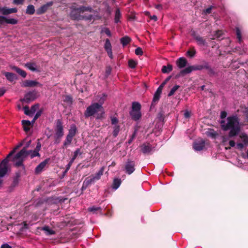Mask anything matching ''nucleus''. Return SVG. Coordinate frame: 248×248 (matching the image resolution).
<instances>
[{"label": "nucleus", "instance_id": "680f3d73", "mask_svg": "<svg viewBox=\"0 0 248 248\" xmlns=\"http://www.w3.org/2000/svg\"><path fill=\"white\" fill-rule=\"evenodd\" d=\"M236 145L238 149L242 150L245 145L243 143H238Z\"/></svg>", "mask_w": 248, "mask_h": 248}, {"label": "nucleus", "instance_id": "4c0bfd02", "mask_svg": "<svg viewBox=\"0 0 248 248\" xmlns=\"http://www.w3.org/2000/svg\"><path fill=\"white\" fill-rule=\"evenodd\" d=\"M240 138L243 143L245 145L248 144V136L246 134H243L240 136Z\"/></svg>", "mask_w": 248, "mask_h": 248}, {"label": "nucleus", "instance_id": "39448f33", "mask_svg": "<svg viewBox=\"0 0 248 248\" xmlns=\"http://www.w3.org/2000/svg\"><path fill=\"white\" fill-rule=\"evenodd\" d=\"M37 96L38 93L36 91H30L25 94L24 98L21 99V101L28 103L34 100Z\"/></svg>", "mask_w": 248, "mask_h": 248}, {"label": "nucleus", "instance_id": "5fc2aeb1", "mask_svg": "<svg viewBox=\"0 0 248 248\" xmlns=\"http://www.w3.org/2000/svg\"><path fill=\"white\" fill-rule=\"evenodd\" d=\"M213 6H211L210 7H209V8L204 10L203 11V13L205 14V15H207V14H209L211 13V10L212 9H213Z\"/></svg>", "mask_w": 248, "mask_h": 248}, {"label": "nucleus", "instance_id": "412c9836", "mask_svg": "<svg viewBox=\"0 0 248 248\" xmlns=\"http://www.w3.org/2000/svg\"><path fill=\"white\" fill-rule=\"evenodd\" d=\"M122 16V15L120 9L119 8H117L115 11V18H114V22L115 23H118L121 22L120 19Z\"/></svg>", "mask_w": 248, "mask_h": 248}, {"label": "nucleus", "instance_id": "774afa93", "mask_svg": "<svg viewBox=\"0 0 248 248\" xmlns=\"http://www.w3.org/2000/svg\"><path fill=\"white\" fill-rule=\"evenodd\" d=\"M243 112L247 116V118L248 120V107L245 108Z\"/></svg>", "mask_w": 248, "mask_h": 248}, {"label": "nucleus", "instance_id": "69168bd1", "mask_svg": "<svg viewBox=\"0 0 248 248\" xmlns=\"http://www.w3.org/2000/svg\"><path fill=\"white\" fill-rule=\"evenodd\" d=\"M88 186V185L83 181L81 189L82 191L85 190Z\"/></svg>", "mask_w": 248, "mask_h": 248}, {"label": "nucleus", "instance_id": "7ed1b4c3", "mask_svg": "<svg viewBox=\"0 0 248 248\" xmlns=\"http://www.w3.org/2000/svg\"><path fill=\"white\" fill-rule=\"evenodd\" d=\"M141 105L138 102H134L132 104V109L130 111V115L132 119L135 121L139 120L141 116Z\"/></svg>", "mask_w": 248, "mask_h": 248}, {"label": "nucleus", "instance_id": "c85d7f7f", "mask_svg": "<svg viewBox=\"0 0 248 248\" xmlns=\"http://www.w3.org/2000/svg\"><path fill=\"white\" fill-rule=\"evenodd\" d=\"M81 13H84L85 11H89L90 12H93V10L92 7L90 6H81L78 7V10Z\"/></svg>", "mask_w": 248, "mask_h": 248}, {"label": "nucleus", "instance_id": "0e129e2a", "mask_svg": "<svg viewBox=\"0 0 248 248\" xmlns=\"http://www.w3.org/2000/svg\"><path fill=\"white\" fill-rule=\"evenodd\" d=\"M227 112H225V111H221V113H220V118L221 119H224L227 116Z\"/></svg>", "mask_w": 248, "mask_h": 248}, {"label": "nucleus", "instance_id": "ddd939ff", "mask_svg": "<svg viewBox=\"0 0 248 248\" xmlns=\"http://www.w3.org/2000/svg\"><path fill=\"white\" fill-rule=\"evenodd\" d=\"M37 85L41 86V85L39 82L31 80H26L22 83V86L25 87H34Z\"/></svg>", "mask_w": 248, "mask_h": 248}, {"label": "nucleus", "instance_id": "c9c22d12", "mask_svg": "<svg viewBox=\"0 0 248 248\" xmlns=\"http://www.w3.org/2000/svg\"><path fill=\"white\" fill-rule=\"evenodd\" d=\"M104 48L106 50V51L112 49L111 45L108 39H107L105 41Z\"/></svg>", "mask_w": 248, "mask_h": 248}, {"label": "nucleus", "instance_id": "0eeeda50", "mask_svg": "<svg viewBox=\"0 0 248 248\" xmlns=\"http://www.w3.org/2000/svg\"><path fill=\"white\" fill-rule=\"evenodd\" d=\"M55 137L62 138L63 136V128L60 120H58L56 124Z\"/></svg>", "mask_w": 248, "mask_h": 248}, {"label": "nucleus", "instance_id": "f257e3e1", "mask_svg": "<svg viewBox=\"0 0 248 248\" xmlns=\"http://www.w3.org/2000/svg\"><path fill=\"white\" fill-rule=\"evenodd\" d=\"M220 124L223 130H230L228 135L223 136L221 137L222 143L226 145L230 141V138L237 136L240 133L241 124L239 118L236 114L229 116L226 120H221Z\"/></svg>", "mask_w": 248, "mask_h": 248}, {"label": "nucleus", "instance_id": "2eb2a0df", "mask_svg": "<svg viewBox=\"0 0 248 248\" xmlns=\"http://www.w3.org/2000/svg\"><path fill=\"white\" fill-rule=\"evenodd\" d=\"M187 62L184 57L179 58L176 61V64L179 69H182L186 66Z\"/></svg>", "mask_w": 248, "mask_h": 248}, {"label": "nucleus", "instance_id": "864d4df0", "mask_svg": "<svg viewBox=\"0 0 248 248\" xmlns=\"http://www.w3.org/2000/svg\"><path fill=\"white\" fill-rule=\"evenodd\" d=\"M196 53V51L194 49H193L192 50H188L187 52V54L190 56V57H193L194 56L195 54Z\"/></svg>", "mask_w": 248, "mask_h": 248}, {"label": "nucleus", "instance_id": "20e7f679", "mask_svg": "<svg viewBox=\"0 0 248 248\" xmlns=\"http://www.w3.org/2000/svg\"><path fill=\"white\" fill-rule=\"evenodd\" d=\"M102 110L103 107H101L100 105H98L97 103H92L87 108L84 115L86 117H89L99 111H102Z\"/></svg>", "mask_w": 248, "mask_h": 248}, {"label": "nucleus", "instance_id": "c756f323", "mask_svg": "<svg viewBox=\"0 0 248 248\" xmlns=\"http://www.w3.org/2000/svg\"><path fill=\"white\" fill-rule=\"evenodd\" d=\"M27 155H30L31 158H33L35 156H39L40 154L35 150L27 151Z\"/></svg>", "mask_w": 248, "mask_h": 248}, {"label": "nucleus", "instance_id": "a19ab883", "mask_svg": "<svg viewBox=\"0 0 248 248\" xmlns=\"http://www.w3.org/2000/svg\"><path fill=\"white\" fill-rule=\"evenodd\" d=\"M17 22V20L15 18H7L6 20V24L15 25L16 24Z\"/></svg>", "mask_w": 248, "mask_h": 248}, {"label": "nucleus", "instance_id": "338daca9", "mask_svg": "<svg viewBox=\"0 0 248 248\" xmlns=\"http://www.w3.org/2000/svg\"><path fill=\"white\" fill-rule=\"evenodd\" d=\"M0 248H12V247L7 243H4L1 246Z\"/></svg>", "mask_w": 248, "mask_h": 248}, {"label": "nucleus", "instance_id": "37998d69", "mask_svg": "<svg viewBox=\"0 0 248 248\" xmlns=\"http://www.w3.org/2000/svg\"><path fill=\"white\" fill-rule=\"evenodd\" d=\"M160 97V94H158V93H155L154 95V97L153 99V101L152 103V105L155 103V104L156 102L158 101Z\"/></svg>", "mask_w": 248, "mask_h": 248}, {"label": "nucleus", "instance_id": "2f4dec72", "mask_svg": "<svg viewBox=\"0 0 248 248\" xmlns=\"http://www.w3.org/2000/svg\"><path fill=\"white\" fill-rule=\"evenodd\" d=\"M42 230L45 232L46 235H52L55 234V232L50 229L48 226H45L43 227Z\"/></svg>", "mask_w": 248, "mask_h": 248}, {"label": "nucleus", "instance_id": "5701e85b", "mask_svg": "<svg viewBox=\"0 0 248 248\" xmlns=\"http://www.w3.org/2000/svg\"><path fill=\"white\" fill-rule=\"evenodd\" d=\"M12 69L20 75L22 77L25 78L27 76L26 72L16 66H13Z\"/></svg>", "mask_w": 248, "mask_h": 248}, {"label": "nucleus", "instance_id": "aec40b11", "mask_svg": "<svg viewBox=\"0 0 248 248\" xmlns=\"http://www.w3.org/2000/svg\"><path fill=\"white\" fill-rule=\"evenodd\" d=\"M122 183V181L119 178H114L112 184V188L113 190H116L120 186Z\"/></svg>", "mask_w": 248, "mask_h": 248}, {"label": "nucleus", "instance_id": "cd10ccee", "mask_svg": "<svg viewBox=\"0 0 248 248\" xmlns=\"http://www.w3.org/2000/svg\"><path fill=\"white\" fill-rule=\"evenodd\" d=\"M84 182H85L88 186H90L96 182L92 176L86 178Z\"/></svg>", "mask_w": 248, "mask_h": 248}, {"label": "nucleus", "instance_id": "4be33fe9", "mask_svg": "<svg viewBox=\"0 0 248 248\" xmlns=\"http://www.w3.org/2000/svg\"><path fill=\"white\" fill-rule=\"evenodd\" d=\"M107 97V95L105 93H102L100 96H98L96 100L98 102V105H100L101 107H102V105L104 103L105 100H106V98Z\"/></svg>", "mask_w": 248, "mask_h": 248}, {"label": "nucleus", "instance_id": "a18cd8bd", "mask_svg": "<svg viewBox=\"0 0 248 248\" xmlns=\"http://www.w3.org/2000/svg\"><path fill=\"white\" fill-rule=\"evenodd\" d=\"M39 108V105L38 104H35L34 105H33L30 109L31 114L32 115L33 114L35 113L37 109H38Z\"/></svg>", "mask_w": 248, "mask_h": 248}, {"label": "nucleus", "instance_id": "473e14b6", "mask_svg": "<svg viewBox=\"0 0 248 248\" xmlns=\"http://www.w3.org/2000/svg\"><path fill=\"white\" fill-rule=\"evenodd\" d=\"M113 133H112L113 136L114 137H116L119 133V131L120 130V126L118 124L114 125H113Z\"/></svg>", "mask_w": 248, "mask_h": 248}, {"label": "nucleus", "instance_id": "6ab92c4d", "mask_svg": "<svg viewBox=\"0 0 248 248\" xmlns=\"http://www.w3.org/2000/svg\"><path fill=\"white\" fill-rule=\"evenodd\" d=\"M3 74L6 78V79L11 82L13 81L17 78L16 75L12 73L5 72L3 73Z\"/></svg>", "mask_w": 248, "mask_h": 248}, {"label": "nucleus", "instance_id": "ea45409f", "mask_svg": "<svg viewBox=\"0 0 248 248\" xmlns=\"http://www.w3.org/2000/svg\"><path fill=\"white\" fill-rule=\"evenodd\" d=\"M179 88V86L178 85L174 86L169 93L168 96H172L174 93Z\"/></svg>", "mask_w": 248, "mask_h": 248}, {"label": "nucleus", "instance_id": "3c124183", "mask_svg": "<svg viewBox=\"0 0 248 248\" xmlns=\"http://www.w3.org/2000/svg\"><path fill=\"white\" fill-rule=\"evenodd\" d=\"M7 18L5 16H0V26L6 23Z\"/></svg>", "mask_w": 248, "mask_h": 248}, {"label": "nucleus", "instance_id": "423d86ee", "mask_svg": "<svg viewBox=\"0 0 248 248\" xmlns=\"http://www.w3.org/2000/svg\"><path fill=\"white\" fill-rule=\"evenodd\" d=\"M135 164L134 161L127 160L125 165V169L126 172L130 175L132 174L135 170Z\"/></svg>", "mask_w": 248, "mask_h": 248}, {"label": "nucleus", "instance_id": "49530a36", "mask_svg": "<svg viewBox=\"0 0 248 248\" xmlns=\"http://www.w3.org/2000/svg\"><path fill=\"white\" fill-rule=\"evenodd\" d=\"M137 65V62L133 60L128 61V65L131 68H134Z\"/></svg>", "mask_w": 248, "mask_h": 248}, {"label": "nucleus", "instance_id": "603ef678", "mask_svg": "<svg viewBox=\"0 0 248 248\" xmlns=\"http://www.w3.org/2000/svg\"><path fill=\"white\" fill-rule=\"evenodd\" d=\"M111 124L113 125L118 124V119L116 117H112L111 118Z\"/></svg>", "mask_w": 248, "mask_h": 248}, {"label": "nucleus", "instance_id": "393cba45", "mask_svg": "<svg viewBox=\"0 0 248 248\" xmlns=\"http://www.w3.org/2000/svg\"><path fill=\"white\" fill-rule=\"evenodd\" d=\"M26 67L31 71H37L36 65L35 63L28 62L25 64Z\"/></svg>", "mask_w": 248, "mask_h": 248}, {"label": "nucleus", "instance_id": "13d9d810", "mask_svg": "<svg viewBox=\"0 0 248 248\" xmlns=\"http://www.w3.org/2000/svg\"><path fill=\"white\" fill-rule=\"evenodd\" d=\"M221 31H216V34L215 35L212 37L213 39H215L217 38H219L220 35L221 34Z\"/></svg>", "mask_w": 248, "mask_h": 248}, {"label": "nucleus", "instance_id": "79ce46f5", "mask_svg": "<svg viewBox=\"0 0 248 248\" xmlns=\"http://www.w3.org/2000/svg\"><path fill=\"white\" fill-rule=\"evenodd\" d=\"M236 33L237 35V38L238 39L239 42L241 43L242 41L241 32L239 28H236Z\"/></svg>", "mask_w": 248, "mask_h": 248}, {"label": "nucleus", "instance_id": "1a4fd4ad", "mask_svg": "<svg viewBox=\"0 0 248 248\" xmlns=\"http://www.w3.org/2000/svg\"><path fill=\"white\" fill-rule=\"evenodd\" d=\"M78 8H74L73 6L72 7V10L70 13V16L71 18L73 19L78 20L80 19V12L78 10Z\"/></svg>", "mask_w": 248, "mask_h": 248}, {"label": "nucleus", "instance_id": "6e6552de", "mask_svg": "<svg viewBox=\"0 0 248 248\" xmlns=\"http://www.w3.org/2000/svg\"><path fill=\"white\" fill-rule=\"evenodd\" d=\"M49 161V158H46L43 161L41 162L39 165L37 166L34 170V173L36 174L40 173L45 168L47 164Z\"/></svg>", "mask_w": 248, "mask_h": 248}, {"label": "nucleus", "instance_id": "de8ad7c7", "mask_svg": "<svg viewBox=\"0 0 248 248\" xmlns=\"http://www.w3.org/2000/svg\"><path fill=\"white\" fill-rule=\"evenodd\" d=\"M135 54L137 55H142L143 54V51H142V49L139 47L138 48H137L135 50Z\"/></svg>", "mask_w": 248, "mask_h": 248}, {"label": "nucleus", "instance_id": "b1692460", "mask_svg": "<svg viewBox=\"0 0 248 248\" xmlns=\"http://www.w3.org/2000/svg\"><path fill=\"white\" fill-rule=\"evenodd\" d=\"M76 132L77 127L75 125L73 124L71 126L67 135L73 138L76 135Z\"/></svg>", "mask_w": 248, "mask_h": 248}, {"label": "nucleus", "instance_id": "f03ea898", "mask_svg": "<svg viewBox=\"0 0 248 248\" xmlns=\"http://www.w3.org/2000/svg\"><path fill=\"white\" fill-rule=\"evenodd\" d=\"M204 68L207 70H210L211 69L208 62H205L204 64L203 65L188 66L182 70L179 73V75L184 76L190 73L193 71L201 70Z\"/></svg>", "mask_w": 248, "mask_h": 248}, {"label": "nucleus", "instance_id": "09e8293b", "mask_svg": "<svg viewBox=\"0 0 248 248\" xmlns=\"http://www.w3.org/2000/svg\"><path fill=\"white\" fill-rule=\"evenodd\" d=\"M24 113L26 115L28 116H31V110L29 109V108L27 106H25L23 108Z\"/></svg>", "mask_w": 248, "mask_h": 248}, {"label": "nucleus", "instance_id": "dca6fc26", "mask_svg": "<svg viewBox=\"0 0 248 248\" xmlns=\"http://www.w3.org/2000/svg\"><path fill=\"white\" fill-rule=\"evenodd\" d=\"M105 167H101L100 170L97 171L94 175H92L95 182L100 179L101 176L104 173Z\"/></svg>", "mask_w": 248, "mask_h": 248}, {"label": "nucleus", "instance_id": "4d7b16f0", "mask_svg": "<svg viewBox=\"0 0 248 248\" xmlns=\"http://www.w3.org/2000/svg\"><path fill=\"white\" fill-rule=\"evenodd\" d=\"M22 124L23 126H30L31 124V122L28 120H23L22 121Z\"/></svg>", "mask_w": 248, "mask_h": 248}, {"label": "nucleus", "instance_id": "f3484780", "mask_svg": "<svg viewBox=\"0 0 248 248\" xmlns=\"http://www.w3.org/2000/svg\"><path fill=\"white\" fill-rule=\"evenodd\" d=\"M141 151L144 154H148L152 152L153 148L152 146L149 143L148 144H143L141 146Z\"/></svg>", "mask_w": 248, "mask_h": 248}, {"label": "nucleus", "instance_id": "c03bdc74", "mask_svg": "<svg viewBox=\"0 0 248 248\" xmlns=\"http://www.w3.org/2000/svg\"><path fill=\"white\" fill-rule=\"evenodd\" d=\"M101 33H102V32L105 33L108 36H111V33L110 31L107 28H106V27L103 28L101 29Z\"/></svg>", "mask_w": 248, "mask_h": 248}, {"label": "nucleus", "instance_id": "a878e982", "mask_svg": "<svg viewBox=\"0 0 248 248\" xmlns=\"http://www.w3.org/2000/svg\"><path fill=\"white\" fill-rule=\"evenodd\" d=\"M172 66L171 64H168L167 66L164 65L162 67L161 71L163 73H168L171 71Z\"/></svg>", "mask_w": 248, "mask_h": 248}, {"label": "nucleus", "instance_id": "58836bf2", "mask_svg": "<svg viewBox=\"0 0 248 248\" xmlns=\"http://www.w3.org/2000/svg\"><path fill=\"white\" fill-rule=\"evenodd\" d=\"M82 152L80 151V149L79 148L77 149L75 152H74L73 156L71 158V159L75 160L76 158L77 157L78 155H81Z\"/></svg>", "mask_w": 248, "mask_h": 248}, {"label": "nucleus", "instance_id": "72a5a7b5", "mask_svg": "<svg viewBox=\"0 0 248 248\" xmlns=\"http://www.w3.org/2000/svg\"><path fill=\"white\" fill-rule=\"evenodd\" d=\"M35 12L34 7L33 5H29L26 9V13L29 15H32Z\"/></svg>", "mask_w": 248, "mask_h": 248}, {"label": "nucleus", "instance_id": "e433bc0d", "mask_svg": "<svg viewBox=\"0 0 248 248\" xmlns=\"http://www.w3.org/2000/svg\"><path fill=\"white\" fill-rule=\"evenodd\" d=\"M88 210L89 212H91L93 213V214H95V213H96V211H99L101 212V208L100 207H96V206H93L92 207H89Z\"/></svg>", "mask_w": 248, "mask_h": 248}, {"label": "nucleus", "instance_id": "052dcab7", "mask_svg": "<svg viewBox=\"0 0 248 248\" xmlns=\"http://www.w3.org/2000/svg\"><path fill=\"white\" fill-rule=\"evenodd\" d=\"M162 85H160L159 87L157 88V90L155 92V93H158V94H161L162 89Z\"/></svg>", "mask_w": 248, "mask_h": 248}, {"label": "nucleus", "instance_id": "f8f14e48", "mask_svg": "<svg viewBox=\"0 0 248 248\" xmlns=\"http://www.w3.org/2000/svg\"><path fill=\"white\" fill-rule=\"evenodd\" d=\"M17 10L16 8H7L6 7H2L0 8V12L4 15H9L12 13H16Z\"/></svg>", "mask_w": 248, "mask_h": 248}, {"label": "nucleus", "instance_id": "a211bd4d", "mask_svg": "<svg viewBox=\"0 0 248 248\" xmlns=\"http://www.w3.org/2000/svg\"><path fill=\"white\" fill-rule=\"evenodd\" d=\"M194 39L197 42V44L200 46H206L207 43L206 42V40L203 39V37L200 36V35H195L194 36Z\"/></svg>", "mask_w": 248, "mask_h": 248}, {"label": "nucleus", "instance_id": "bb28decb", "mask_svg": "<svg viewBox=\"0 0 248 248\" xmlns=\"http://www.w3.org/2000/svg\"><path fill=\"white\" fill-rule=\"evenodd\" d=\"M206 134L207 136L211 137L213 139H215L217 135V133L213 129H209Z\"/></svg>", "mask_w": 248, "mask_h": 248}, {"label": "nucleus", "instance_id": "4468645a", "mask_svg": "<svg viewBox=\"0 0 248 248\" xmlns=\"http://www.w3.org/2000/svg\"><path fill=\"white\" fill-rule=\"evenodd\" d=\"M52 5V2H50L47 3L46 4L43 5L41 6L40 8L37 9L36 14L37 15H41L44 13L48 9V7Z\"/></svg>", "mask_w": 248, "mask_h": 248}, {"label": "nucleus", "instance_id": "f704fd0d", "mask_svg": "<svg viewBox=\"0 0 248 248\" xmlns=\"http://www.w3.org/2000/svg\"><path fill=\"white\" fill-rule=\"evenodd\" d=\"M130 40L131 39L129 37L127 36H124L121 39V43L124 46H125L129 43Z\"/></svg>", "mask_w": 248, "mask_h": 248}, {"label": "nucleus", "instance_id": "e2e57ef3", "mask_svg": "<svg viewBox=\"0 0 248 248\" xmlns=\"http://www.w3.org/2000/svg\"><path fill=\"white\" fill-rule=\"evenodd\" d=\"M41 143L38 142L37 144L36 147L35 149V151H37L38 153H39V151H40L41 149Z\"/></svg>", "mask_w": 248, "mask_h": 248}, {"label": "nucleus", "instance_id": "bf43d9fd", "mask_svg": "<svg viewBox=\"0 0 248 248\" xmlns=\"http://www.w3.org/2000/svg\"><path fill=\"white\" fill-rule=\"evenodd\" d=\"M42 113V110H39V111H37L34 117V121H35L41 114Z\"/></svg>", "mask_w": 248, "mask_h": 248}, {"label": "nucleus", "instance_id": "8fccbe9b", "mask_svg": "<svg viewBox=\"0 0 248 248\" xmlns=\"http://www.w3.org/2000/svg\"><path fill=\"white\" fill-rule=\"evenodd\" d=\"M136 133H137V130L136 129L134 130L133 134L131 135L130 138L128 140V144H130L132 142L133 140L134 139V138L136 137Z\"/></svg>", "mask_w": 248, "mask_h": 248}, {"label": "nucleus", "instance_id": "7c9ffc66", "mask_svg": "<svg viewBox=\"0 0 248 248\" xmlns=\"http://www.w3.org/2000/svg\"><path fill=\"white\" fill-rule=\"evenodd\" d=\"M73 138L67 135L63 142V148L66 147L67 146L69 145L72 141Z\"/></svg>", "mask_w": 248, "mask_h": 248}, {"label": "nucleus", "instance_id": "9d476101", "mask_svg": "<svg viewBox=\"0 0 248 248\" xmlns=\"http://www.w3.org/2000/svg\"><path fill=\"white\" fill-rule=\"evenodd\" d=\"M205 146V141L203 140L196 141L194 143L193 147L194 149L197 151L202 150Z\"/></svg>", "mask_w": 248, "mask_h": 248}, {"label": "nucleus", "instance_id": "6e6d98bb", "mask_svg": "<svg viewBox=\"0 0 248 248\" xmlns=\"http://www.w3.org/2000/svg\"><path fill=\"white\" fill-rule=\"evenodd\" d=\"M14 160L15 159H14ZM17 161L15 163V165L16 167H19L21 166H23V160L21 159H17Z\"/></svg>", "mask_w": 248, "mask_h": 248}, {"label": "nucleus", "instance_id": "9b49d317", "mask_svg": "<svg viewBox=\"0 0 248 248\" xmlns=\"http://www.w3.org/2000/svg\"><path fill=\"white\" fill-rule=\"evenodd\" d=\"M27 156V151L24 148L15 156L14 159H21L24 160Z\"/></svg>", "mask_w": 248, "mask_h": 248}]
</instances>
